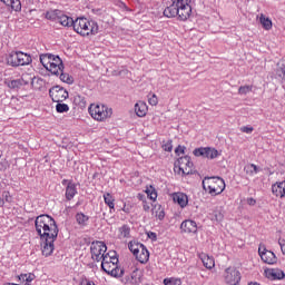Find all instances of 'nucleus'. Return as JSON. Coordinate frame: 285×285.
Segmentation results:
<instances>
[{
    "mask_svg": "<svg viewBox=\"0 0 285 285\" xmlns=\"http://www.w3.org/2000/svg\"><path fill=\"white\" fill-rule=\"evenodd\" d=\"M264 273H265V277L272 281L284 279L285 277V273L281 268H266Z\"/></svg>",
    "mask_w": 285,
    "mask_h": 285,
    "instance_id": "obj_17",
    "label": "nucleus"
},
{
    "mask_svg": "<svg viewBox=\"0 0 285 285\" xmlns=\"http://www.w3.org/2000/svg\"><path fill=\"white\" fill-rule=\"evenodd\" d=\"M195 157H203V159H217L219 157V151L213 147H200L194 149Z\"/></svg>",
    "mask_w": 285,
    "mask_h": 285,
    "instance_id": "obj_12",
    "label": "nucleus"
},
{
    "mask_svg": "<svg viewBox=\"0 0 285 285\" xmlns=\"http://www.w3.org/2000/svg\"><path fill=\"white\" fill-rule=\"evenodd\" d=\"M216 217V222H222V219H224V214L219 213L215 215Z\"/></svg>",
    "mask_w": 285,
    "mask_h": 285,
    "instance_id": "obj_50",
    "label": "nucleus"
},
{
    "mask_svg": "<svg viewBox=\"0 0 285 285\" xmlns=\"http://www.w3.org/2000/svg\"><path fill=\"white\" fill-rule=\"evenodd\" d=\"M49 96L55 104H63L68 99L69 94L63 87L57 85L49 89Z\"/></svg>",
    "mask_w": 285,
    "mask_h": 285,
    "instance_id": "obj_10",
    "label": "nucleus"
},
{
    "mask_svg": "<svg viewBox=\"0 0 285 285\" xmlns=\"http://www.w3.org/2000/svg\"><path fill=\"white\" fill-rule=\"evenodd\" d=\"M68 181H72V180L63 179V180L61 181L62 186H67V187H68Z\"/></svg>",
    "mask_w": 285,
    "mask_h": 285,
    "instance_id": "obj_53",
    "label": "nucleus"
},
{
    "mask_svg": "<svg viewBox=\"0 0 285 285\" xmlns=\"http://www.w3.org/2000/svg\"><path fill=\"white\" fill-rule=\"evenodd\" d=\"M73 30L81 35V37H89V35H97L99 32V24L95 20L77 18L73 22Z\"/></svg>",
    "mask_w": 285,
    "mask_h": 285,
    "instance_id": "obj_5",
    "label": "nucleus"
},
{
    "mask_svg": "<svg viewBox=\"0 0 285 285\" xmlns=\"http://www.w3.org/2000/svg\"><path fill=\"white\" fill-rule=\"evenodd\" d=\"M2 198L7 204H12V196L10 195V191H3Z\"/></svg>",
    "mask_w": 285,
    "mask_h": 285,
    "instance_id": "obj_43",
    "label": "nucleus"
},
{
    "mask_svg": "<svg viewBox=\"0 0 285 285\" xmlns=\"http://www.w3.org/2000/svg\"><path fill=\"white\" fill-rule=\"evenodd\" d=\"M259 21L265 30H271V28H273V21L266 16L261 14Z\"/></svg>",
    "mask_w": 285,
    "mask_h": 285,
    "instance_id": "obj_35",
    "label": "nucleus"
},
{
    "mask_svg": "<svg viewBox=\"0 0 285 285\" xmlns=\"http://www.w3.org/2000/svg\"><path fill=\"white\" fill-rule=\"evenodd\" d=\"M176 155H184L186 153V147L179 145L176 149H175Z\"/></svg>",
    "mask_w": 285,
    "mask_h": 285,
    "instance_id": "obj_45",
    "label": "nucleus"
},
{
    "mask_svg": "<svg viewBox=\"0 0 285 285\" xmlns=\"http://www.w3.org/2000/svg\"><path fill=\"white\" fill-rule=\"evenodd\" d=\"M8 86L13 89L21 88V86H28V80H24L23 78L11 80Z\"/></svg>",
    "mask_w": 285,
    "mask_h": 285,
    "instance_id": "obj_33",
    "label": "nucleus"
},
{
    "mask_svg": "<svg viewBox=\"0 0 285 285\" xmlns=\"http://www.w3.org/2000/svg\"><path fill=\"white\" fill-rule=\"evenodd\" d=\"M36 277L37 276H35V274L29 273V274H21L19 276V279H20V282H23L24 285H30V284H32V282H35Z\"/></svg>",
    "mask_w": 285,
    "mask_h": 285,
    "instance_id": "obj_32",
    "label": "nucleus"
},
{
    "mask_svg": "<svg viewBox=\"0 0 285 285\" xmlns=\"http://www.w3.org/2000/svg\"><path fill=\"white\" fill-rule=\"evenodd\" d=\"M144 244L141 243H137V242H129L128 244V248L130 250V253H132L134 256L137 255V253H139L142 248Z\"/></svg>",
    "mask_w": 285,
    "mask_h": 285,
    "instance_id": "obj_31",
    "label": "nucleus"
},
{
    "mask_svg": "<svg viewBox=\"0 0 285 285\" xmlns=\"http://www.w3.org/2000/svg\"><path fill=\"white\" fill-rule=\"evenodd\" d=\"M60 81H62L63 83H68L69 86L75 83V78H72V76H70L69 73H63L60 72Z\"/></svg>",
    "mask_w": 285,
    "mask_h": 285,
    "instance_id": "obj_37",
    "label": "nucleus"
},
{
    "mask_svg": "<svg viewBox=\"0 0 285 285\" xmlns=\"http://www.w3.org/2000/svg\"><path fill=\"white\" fill-rule=\"evenodd\" d=\"M165 285H181V278L168 277L163 281Z\"/></svg>",
    "mask_w": 285,
    "mask_h": 285,
    "instance_id": "obj_38",
    "label": "nucleus"
},
{
    "mask_svg": "<svg viewBox=\"0 0 285 285\" xmlns=\"http://www.w3.org/2000/svg\"><path fill=\"white\" fill-rule=\"evenodd\" d=\"M142 208H144V210H150V205L144 204V205H142Z\"/></svg>",
    "mask_w": 285,
    "mask_h": 285,
    "instance_id": "obj_52",
    "label": "nucleus"
},
{
    "mask_svg": "<svg viewBox=\"0 0 285 285\" xmlns=\"http://www.w3.org/2000/svg\"><path fill=\"white\" fill-rule=\"evenodd\" d=\"M272 193L275 197L284 199L285 197V180L272 185Z\"/></svg>",
    "mask_w": 285,
    "mask_h": 285,
    "instance_id": "obj_19",
    "label": "nucleus"
},
{
    "mask_svg": "<svg viewBox=\"0 0 285 285\" xmlns=\"http://www.w3.org/2000/svg\"><path fill=\"white\" fill-rule=\"evenodd\" d=\"M117 264H119V258L115 256V252L111 254L107 253L101 261V268L107 275H111V277H124V268Z\"/></svg>",
    "mask_w": 285,
    "mask_h": 285,
    "instance_id": "obj_3",
    "label": "nucleus"
},
{
    "mask_svg": "<svg viewBox=\"0 0 285 285\" xmlns=\"http://www.w3.org/2000/svg\"><path fill=\"white\" fill-rule=\"evenodd\" d=\"M4 6L11 8L13 12H21V0H0Z\"/></svg>",
    "mask_w": 285,
    "mask_h": 285,
    "instance_id": "obj_25",
    "label": "nucleus"
},
{
    "mask_svg": "<svg viewBox=\"0 0 285 285\" xmlns=\"http://www.w3.org/2000/svg\"><path fill=\"white\" fill-rule=\"evenodd\" d=\"M153 215L155 216L156 219H159L161 222L164 220V217H166V212H164L161 205H156L153 208Z\"/></svg>",
    "mask_w": 285,
    "mask_h": 285,
    "instance_id": "obj_28",
    "label": "nucleus"
},
{
    "mask_svg": "<svg viewBox=\"0 0 285 285\" xmlns=\"http://www.w3.org/2000/svg\"><path fill=\"white\" fill-rule=\"evenodd\" d=\"M89 115L96 121H106L112 117V108H109L106 105H90Z\"/></svg>",
    "mask_w": 285,
    "mask_h": 285,
    "instance_id": "obj_7",
    "label": "nucleus"
},
{
    "mask_svg": "<svg viewBox=\"0 0 285 285\" xmlns=\"http://www.w3.org/2000/svg\"><path fill=\"white\" fill-rule=\"evenodd\" d=\"M148 237H149L150 239L157 240V234H156L155 232H150V233L148 234Z\"/></svg>",
    "mask_w": 285,
    "mask_h": 285,
    "instance_id": "obj_49",
    "label": "nucleus"
},
{
    "mask_svg": "<svg viewBox=\"0 0 285 285\" xmlns=\"http://www.w3.org/2000/svg\"><path fill=\"white\" fill-rule=\"evenodd\" d=\"M173 200L175 204H178L180 208H186V206H188V196L184 193H175L173 195Z\"/></svg>",
    "mask_w": 285,
    "mask_h": 285,
    "instance_id": "obj_21",
    "label": "nucleus"
},
{
    "mask_svg": "<svg viewBox=\"0 0 285 285\" xmlns=\"http://www.w3.org/2000/svg\"><path fill=\"white\" fill-rule=\"evenodd\" d=\"M164 150L166 153H173V141L168 140L166 144L163 145Z\"/></svg>",
    "mask_w": 285,
    "mask_h": 285,
    "instance_id": "obj_44",
    "label": "nucleus"
},
{
    "mask_svg": "<svg viewBox=\"0 0 285 285\" xmlns=\"http://www.w3.org/2000/svg\"><path fill=\"white\" fill-rule=\"evenodd\" d=\"M141 277H144V273L141 269L135 267L129 276L126 277L127 284L139 285L141 284Z\"/></svg>",
    "mask_w": 285,
    "mask_h": 285,
    "instance_id": "obj_16",
    "label": "nucleus"
},
{
    "mask_svg": "<svg viewBox=\"0 0 285 285\" xmlns=\"http://www.w3.org/2000/svg\"><path fill=\"white\" fill-rule=\"evenodd\" d=\"M3 206H6V200H3L2 197H0V207L3 208Z\"/></svg>",
    "mask_w": 285,
    "mask_h": 285,
    "instance_id": "obj_51",
    "label": "nucleus"
},
{
    "mask_svg": "<svg viewBox=\"0 0 285 285\" xmlns=\"http://www.w3.org/2000/svg\"><path fill=\"white\" fill-rule=\"evenodd\" d=\"M198 257L202 261L203 266H205V268H208L209 271L215 268V258L210 257L206 253H200Z\"/></svg>",
    "mask_w": 285,
    "mask_h": 285,
    "instance_id": "obj_22",
    "label": "nucleus"
},
{
    "mask_svg": "<svg viewBox=\"0 0 285 285\" xmlns=\"http://www.w3.org/2000/svg\"><path fill=\"white\" fill-rule=\"evenodd\" d=\"M70 110V107L67 104L63 102H57L56 105V111L59 114L68 112Z\"/></svg>",
    "mask_w": 285,
    "mask_h": 285,
    "instance_id": "obj_39",
    "label": "nucleus"
},
{
    "mask_svg": "<svg viewBox=\"0 0 285 285\" xmlns=\"http://www.w3.org/2000/svg\"><path fill=\"white\" fill-rule=\"evenodd\" d=\"M253 90L252 86H242L238 89V94L239 95H248V92H250Z\"/></svg>",
    "mask_w": 285,
    "mask_h": 285,
    "instance_id": "obj_41",
    "label": "nucleus"
},
{
    "mask_svg": "<svg viewBox=\"0 0 285 285\" xmlns=\"http://www.w3.org/2000/svg\"><path fill=\"white\" fill-rule=\"evenodd\" d=\"M242 132H246V135H250L253 132V127H242Z\"/></svg>",
    "mask_w": 285,
    "mask_h": 285,
    "instance_id": "obj_46",
    "label": "nucleus"
},
{
    "mask_svg": "<svg viewBox=\"0 0 285 285\" xmlns=\"http://www.w3.org/2000/svg\"><path fill=\"white\" fill-rule=\"evenodd\" d=\"M42 244V255L45 257H50L52 253H55V242H57V237H48V238H40Z\"/></svg>",
    "mask_w": 285,
    "mask_h": 285,
    "instance_id": "obj_14",
    "label": "nucleus"
},
{
    "mask_svg": "<svg viewBox=\"0 0 285 285\" xmlns=\"http://www.w3.org/2000/svg\"><path fill=\"white\" fill-rule=\"evenodd\" d=\"M180 229L183 230V233H188V234H197V223L195 220L191 219H187L184 220L180 224Z\"/></svg>",
    "mask_w": 285,
    "mask_h": 285,
    "instance_id": "obj_18",
    "label": "nucleus"
},
{
    "mask_svg": "<svg viewBox=\"0 0 285 285\" xmlns=\"http://www.w3.org/2000/svg\"><path fill=\"white\" fill-rule=\"evenodd\" d=\"M58 23H60V26H63L65 28H75V20L72 19V17L63 13H60Z\"/></svg>",
    "mask_w": 285,
    "mask_h": 285,
    "instance_id": "obj_24",
    "label": "nucleus"
},
{
    "mask_svg": "<svg viewBox=\"0 0 285 285\" xmlns=\"http://www.w3.org/2000/svg\"><path fill=\"white\" fill-rule=\"evenodd\" d=\"M258 255L264 264H268V266H275L279 258L272 250L266 249V247H258Z\"/></svg>",
    "mask_w": 285,
    "mask_h": 285,
    "instance_id": "obj_13",
    "label": "nucleus"
},
{
    "mask_svg": "<svg viewBox=\"0 0 285 285\" xmlns=\"http://www.w3.org/2000/svg\"><path fill=\"white\" fill-rule=\"evenodd\" d=\"M122 210H124V213H128V209L126 208V205H124Z\"/></svg>",
    "mask_w": 285,
    "mask_h": 285,
    "instance_id": "obj_54",
    "label": "nucleus"
},
{
    "mask_svg": "<svg viewBox=\"0 0 285 285\" xmlns=\"http://www.w3.org/2000/svg\"><path fill=\"white\" fill-rule=\"evenodd\" d=\"M148 102L150 106H157L159 104V100L157 98V95L153 94L148 96Z\"/></svg>",
    "mask_w": 285,
    "mask_h": 285,
    "instance_id": "obj_42",
    "label": "nucleus"
},
{
    "mask_svg": "<svg viewBox=\"0 0 285 285\" xmlns=\"http://www.w3.org/2000/svg\"><path fill=\"white\" fill-rule=\"evenodd\" d=\"M9 66H30L32 63V57L23 51H12L8 59Z\"/></svg>",
    "mask_w": 285,
    "mask_h": 285,
    "instance_id": "obj_8",
    "label": "nucleus"
},
{
    "mask_svg": "<svg viewBox=\"0 0 285 285\" xmlns=\"http://www.w3.org/2000/svg\"><path fill=\"white\" fill-rule=\"evenodd\" d=\"M135 112L137 117H146V114L148 112V106L146 105V102H137L135 105Z\"/></svg>",
    "mask_w": 285,
    "mask_h": 285,
    "instance_id": "obj_26",
    "label": "nucleus"
},
{
    "mask_svg": "<svg viewBox=\"0 0 285 285\" xmlns=\"http://www.w3.org/2000/svg\"><path fill=\"white\" fill-rule=\"evenodd\" d=\"M146 195L151 199V202H155L157 199V190L154 189L153 186L146 189Z\"/></svg>",
    "mask_w": 285,
    "mask_h": 285,
    "instance_id": "obj_40",
    "label": "nucleus"
},
{
    "mask_svg": "<svg viewBox=\"0 0 285 285\" xmlns=\"http://www.w3.org/2000/svg\"><path fill=\"white\" fill-rule=\"evenodd\" d=\"M135 257L140 264H147L148 259H150V252L144 245Z\"/></svg>",
    "mask_w": 285,
    "mask_h": 285,
    "instance_id": "obj_23",
    "label": "nucleus"
},
{
    "mask_svg": "<svg viewBox=\"0 0 285 285\" xmlns=\"http://www.w3.org/2000/svg\"><path fill=\"white\" fill-rule=\"evenodd\" d=\"M61 17V11L59 10H51L46 13V19L49 21H59V18Z\"/></svg>",
    "mask_w": 285,
    "mask_h": 285,
    "instance_id": "obj_34",
    "label": "nucleus"
},
{
    "mask_svg": "<svg viewBox=\"0 0 285 285\" xmlns=\"http://www.w3.org/2000/svg\"><path fill=\"white\" fill-rule=\"evenodd\" d=\"M106 250H108L106 243L100 240L92 242L90 246L91 259L94 262H102L104 257H106Z\"/></svg>",
    "mask_w": 285,
    "mask_h": 285,
    "instance_id": "obj_9",
    "label": "nucleus"
},
{
    "mask_svg": "<svg viewBox=\"0 0 285 285\" xmlns=\"http://www.w3.org/2000/svg\"><path fill=\"white\" fill-rule=\"evenodd\" d=\"M76 222L78 226H81L82 228L88 226V222H90V216L83 214V213H77L76 214Z\"/></svg>",
    "mask_w": 285,
    "mask_h": 285,
    "instance_id": "obj_27",
    "label": "nucleus"
},
{
    "mask_svg": "<svg viewBox=\"0 0 285 285\" xmlns=\"http://www.w3.org/2000/svg\"><path fill=\"white\" fill-rule=\"evenodd\" d=\"M118 233L119 239H128L130 237V226L122 225L121 227H119Z\"/></svg>",
    "mask_w": 285,
    "mask_h": 285,
    "instance_id": "obj_29",
    "label": "nucleus"
},
{
    "mask_svg": "<svg viewBox=\"0 0 285 285\" xmlns=\"http://www.w3.org/2000/svg\"><path fill=\"white\" fill-rule=\"evenodd\" d=\"M203 188L212 197H217V195H222L223 190H226V181L222 177H205Z\"/></svg>",
    "mask_w": 285,
    "mask_h": 285,
    "instance_id": "obj_6",
    "label": "nucleus"
},
{
    "mask_svg": "<svg viewBox=\"0 0 285 285\" xmlns=\"http://www.w3.org/2000/svg\"><path fill=\"white\" fill-rule=\"evenodd\" d=\"M40 63L51 72V75L59 76L63 72V60L59 58V56H55L52 53H42L40 55Z\"/></svg>",
    "mask_w": 285,
    "mask_h": 285,
    "instance_id": "obj_4",
    "label": "nucleus"
},
{
    "mask_svg": "<svg viewBox=\"0 0 285 285\" xmlns=\"http://www.w3.org/2000/svg\"><path fill=\"white\" fill-rule=\"evenodd\" d=\"M0 170H1V167H0Z\"/></svg>",
    "mask_w": 285,
    "mask_h": 285,
    "instance_id": "obj_55",
    "label": "nucleus"
},
{
    "mask_svg": "<svg viewBox=\"0 0 285 285\" xmlns=\"http://www.w3.org/2000/svg\"><path fill=\"white\" fill-rule=\"evenodd\" d=\"M190 3H193V0H171V4L164 10V17H167V19L177 17L178 21H188L190 14H193Z\"/></svg>",
    "mask_w": 285,
    "mask_h": 285,
    "instance_id": "obj_1",
    "label": "nucleus"
},
{
    "mask_svg": "<svg viewBox=\"0 0 285 285\" xmlns=\"http://www.w3.org/2000/svg\"><path fill=\"white\" fill-rule=\"evenodd\" d=\"M105 204L108 205V207L114 210L115 208V197L110 195V193L104 194Z\"/></svg>",
    "mask_w": 285,
    "mask_h": 285,
    "instance_id": "obj_36",
    "label": "nucleus"
},
{
    "mask_svg": "<svg viewBox=\"0 0 285 285\" xmlns=\"http://www.w3.org/2000/svg\"><path fill=\"white\" fill-rule=\"evenodd\" d=\"M225 284L238 285L242 282V273L236 267H227L224 273Z\"/></svg>",
    "mask_w": 285,
    "mask_h": 285,
    "instance_id": "obj_11",
    "label": "nucleus"
},
{
    "mask_svg": "<svg viewBox=\"0 0 285 285\" xmlns=\"http://www.w3.org/2000/svg\"><path fill=\"white\" fill-rule=\"evenodd\" d=\"M278 244H279V247H281V250L283 253V255H285V240H278Z\"/></svg>",
    "mask_w": 285,
    "mask_h": 285,
    "instance_id": "obj_48",
    "label": "nucleus"
},
{
    "mask_svg": "<svg viewBox=\"0 0 285 285\" xmlns=\"http://www.w3.org/2000/svg\"><path fill=\"white\" fill-rule=\"evenodd\" d=\"M178 168L183 175H190L193 173V160L189 156L178 158Z\"/></svg>",
    "mask_w": 285,
    "mask_h": 285,
    "instance_id": "obj_15",
    "label": "nucleus"
},
{
    "mask_svg": "<svg viewBox=\"0 0 285 285\" xmlns=\"http://www.w3.org/2000/svg\"><path fill=\"white\" fill-rule=\"evenodd\" d=\"M246 202H247L248 206H255V204H257V200L253 197L247 198Z\"/></svg>",
    "mask_w": 285,
    "mask_h": 285,
    "instance_id": "obj_47",
    "label": "nucleus"
},
{
    "mask_svg": "<svg viewBox=\"0 0 285 285\" xmlns=\"http://www.w3.org/2000/svg\"><path fill=\"white\" fill-rule=\"evenodd\" d=\"M244 171L249 177H255V175H257V173H259V168L255 164H249L244 167Z\"/></svg>",
    "mask_w": 285,
    "mask_h": 285,
    "instance_id": "obj_30",
    "label": "nucleus"
},
{
    "mask_svg": "<svg viewBox=\"0 0 285 285\" xmlns=\"http://www.w3.org/2000/svg\"><path fill=\"white\" fill-rule=\"evenodd\" d=\"M36 233H38L40 239L48 237H59V227L57 222L49 215H40L35 220Z\"/></svg>",
    "mask_w": 285,
    "mask_h": 285,
    "instance_id": "obj_2",
    "label": "nucleus"
},
{
    "mask_svg": "<svg viewBox=\"0 0 285 285\" xmlns=\"http://www.w3.org/2000/svg\"><path fill=\"white\" fill-rule=\"evenodd\" d=\"M76 195H77V184H75L73 181H68V185L66 187V193H65L66 200L72 202Z\"/></svg>",
    "mask_w": 285,
    "mask_h": 285,
    "instance_id": "obj_20",
    "label": "nucleus"
}]
</instances>
